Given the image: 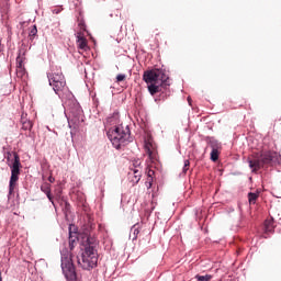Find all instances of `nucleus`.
<instances>
[{
    "label": "nucleus",
    "mask_w": 281,
    "mask_h": 281,
    "mask_svg": "<svg viewBox=\"0 0 281 281\" xmlns=\"http://www.w3.org/2000/svg\"><path fill=\"white\" fill-rule=\"evenodd\" d=\"M76 38L78 48L82 49L83 52H87V49H89V45H87V37L82 36V33H77Z\"/></svg>",
    "instance_id": "nucleus-11"
},
{
    "label": "nucleus",
    "mask_w": 281,
    "mask_h": 281,
    "mask_svg": "<svg viewBox=\"0 0 281 281\" xmlns=\"http://www.w3.org/2000/svg\"><path fill=\"white\" fill-rule=\"evenodd\" d=\"M61 270L67 281H78L76 268L71 262V255L68 250H61Z\"/></svg>",
    "instance_id": "nucleus-3"
},
{
    "label": "nucleus",
    "mask_w": 281,
    "mask_h": 281,
    "mask_svg": "<svg viewBox=\"0 0 281 281\" xmlns=\"http://www.w3.org/2000/svg\"><path fill=\"white\" fill-rule=\"evenodd\" d=\"M52 12H53V14H60L63 12V8L57 7V8L53 9Z\"/></svg>",
    "instance_id": "nucleus-28"
},
{
    "label": "nucleus",
    "mask_w": 281,
    "mask_h": 281,
    "mask_svg": "<svg viewBox=\"0 0 281 281\" xmlns=\"http://www.w3.org/2000/svg\"><path fill=\"white\" fill-rule=\"evenodd\" d=\"M48 181H49V183H54L56 181V179L50 176V177H48Z\"/></svg>",
    "instance_id": "nucleus-31"
},
{
    "label": "nucleus",
    "mask_w": 281,
    "mask_h": 281,
    "mask_svg": "<svg viewBox=\"0 0 281 281\" xmlns=\"http://www.w3.org/2000/svg\"><path fill=\"white\" fill-rule=\"evenodd\" d=\"M259 159L261 160L262 166L271 164V161H273V154H271V151H263Z\"/></svg>",
    "instance_id": "nucleus-13"
},
{
    "label": "nucleus",
    "mask_w": 281,
    "mask_h": 281,
    "mask_svg": "<svg viewBox=\"0 0 281 281\" xmlns=\"http://www.w3.org/2000/svg\"><path fill=\"white\" fill-rule=\"evenodd\" d=\"M137 236H139V227H137V225H134L131 228L130 238H132V240H137Z\"/></svg>",
    "instance_id": "nucleus-17"
},
{
    "label": "nucleus",
    "mask_w": 281,
    "mask_h": 281,
    "mask_svg": "<svg viewBox=\"0 0 281 281\" xmlns=\"http://www.w3.org/2000/svg\"><path fill=\"white\" fill-rule=\"evenodd\" d=\"M106 135L112 146L116 148V150H120L122 146H126V144L131 142V130L128 126L125 128L122 126L111 127Z\"/></svg>",
    "instance_id": "nucleus-2"
},
{
    "label": "nucleus",
    "mask_w": 281,
    "mask_h": 281,
    "mask_svg": "<svg viewBox=\"0 0 281 281\" xmlns=\"http://www.w3.org/2000/svg\"><path fill=\"white\" fill-rule=\"evenodd\" d=\"M83 122L82 120V109L77 106L75 110L70 111V117L68 119V126L70 128H76L80 126V123Z\"/></svg>",
    "instance_id": "nucleus-7"
},
{
    "label": "nucleus",
    "mask_w": 281,
    "mask_h": 281,
    "mask_svg": "<svg viewBox=\"0 0 281 281\" xmlns=\"http://www.w3.org/2000/svg\"><path fill=\"white\" fill-rule=\"evenodd\" d=\"M60 194H61V191L57 192V193H56V196H60Z\"/></svg>",
    "instance_id": "nucleus-34"
},
{
    "label": "nucleus",
    "mask_w": 281,
    "mask_h": 281,
    "mask_svg": "<svg viewBox=\"0 0 281 281\" xmlns=\"http://www.w3.org/2000/svg\"><path fill=\"white\" fill-rule=\"evenodd\" d=\"M145 154L148 156L149 161H157V153L153 150V145L150 143L145 144Z\"/></svg>",
    "instance_id": "nucleus-10"
},
{
    "label": "nucleus",
    "mask_w": 281,
    "mask_h": 281,
    "mask_svg": "<svg viewBox=\"0 0 281 281\" xmlns=\"http://www.w3.org/2000/svg\"><path fill=\"white\" fill-rule=\"evenodd\" d=\"M108 124H117L120 122V114L119 113H114L112 116H109L106 120Z\"/></svg>",
    "instance_id": "nucleus-20"
},
{
    "label": "nucleus",
    "mask_w": 281,
    "mask_h": 281,
    "mask_svg": "<svg viewBox=\"0 0 281 281\" xmlns=\"http://www.w3.org/2000/svg\"><path fill=\"white\" fill-rule=\"evenodd\" d=\"M257 200H258V193H254V192L248 193V201L250 205H256Z\"/></svg>",
    "instance_id": "nucleus-21"
},
{
    "label": "nucleus",
    "mask_w": 281,
    "mask_h": 281,
    "mask_svg": "<svg viewBox=\"0 0 281 281\" xmlns=\"http://www.w3.org/2000/svg\"><path fill=\"white\" fill-rule=\"evenodd\" d=\"M22 115H23V120H27V119H25L27 116V114L22 113Z\"/></svg>",
    "instance_id": "nucleus-33"
},
{
    "label": "nucleus",
    "mask_w": 281,
    "mask_h": 281,
    "mask_svg": "<svg viewBox=\"0 0 281 281\" xmlns=\"http://www.w3.org/2000/svg\"><path fill=\"white\" fill-rule=\"evenodd\" d=\"M188 102H189V104H190V98H188Z\"/></svg>",
    "instance_id": "nucleus-36"
},
{
    "label": "nucleus",
    "mask_w": 281,
    "mask_h": 281,
    "mask_svg": "<svg viewBox=\"0 0 281 281\" xmlns=\"http://www.w3.org/2000/svg\"><path fill=\"white\" fill-rule=\"evenodd\" d=\"M0 52H3V46H1V40H0Z\"/></svg>",
    "instance_id": "nucleus-32"
},
{
    "label": "nucleus",
    "mask_w": 281,
    "mask_h": 281,
    "mask_svg": "<svg viewBox=\"0 0 281 281\" xmlns=\"http://www.w3.org/2000/svg\"><path fill=\"white\" fill-rule=\"evenodd\" d=\"M211 161H218V149L216 147L212 148Z\"/></svg>",
    "instance_id": "nucleus-22"
},
{
    "label": "nucleus",
    "mask_w": 281,
    "mask_h": 281,
    "mask_svg": "<svg viewBox=\"0 0 281 281\" xmlns=\"http://www.w3.org/2000/svg\"><path fill=\"white\" fill-rule=\"evenodd\" d=\"M126 80V75L120 74L116 76V82H124Z\"/></svg>",
    "instance_id": "nucleus-27"
},
{
    "label": "nucleus",
    "mask_w": 281,
    "mask_h": 281,
    "mask_svg": "<svg viewBox=\"0 0 281 281\" xmlns=\"http://www.w3.org/2000/svg\"><path fill=\"white\" fill-rule=\"evenodd\" d=\"M26 74H27V70H25V67L16 68L18 78H25Z\"/></svg>",
    "instance_id": "nucleus-23"
},
{
    "label": "nucleus",
    "mask_w": 281,
    "mask_h": 281,
    "mask_svg": "<svg viewBox=\"0 0 281 281\" xmlns=\"http://www.w3.org/2000/svg\"><path fill=\"white\" fill-rule=\"evenodd\" d=\"M25 67V52L19 50V55L16 57V68Z\"/></svg>",
    "instance_id": "nucleus-15"
},
{
    "label": "nucleus",
    "mask_w": 281,
    "mask_h": 281,
    "mask_svg": "<svg viewBox=\"0 0 281 281\" xmlns=\"http://www.w3.org/2000/svg\"><path fill=\"white\" fill-rule=\"evenodd\" d=\"M78 244V232H76V226H69V248L72 250Z\"/></svg>",
    "instance_id": "nucleus-8"
},
{
    "label": "nucleus",
    "mask_w": 281,
    "mask_h": 281,
    "mask_svg": "<svg viewBox=\"0 0 281 281\" xmlns=\"http://www.w3.org/2000/svg\"><path fill=\"white\" fill-rule=\"evenodd\" d=\"M143 80L146 85L159 83L161 86H168V76L162 70H146L143 74Z\"/></svg>",
    "instance_id": "nucleus-4"
},
{
    "label": "nucleus",
    "mask_w": 281,
    "mask_h": 281,
    "mask_svg": "<svg viewBox=\"0 0 281 281\" xmlns=\"http://www.w3.org/2000/svg\"><path fill=\"white\" fill-rule=\"evenodd\" d=\"M161 87H168V86H161V81L158 83H148L147 89L150 95H155L156 93H159L161 91Z\"/></svg>",
    "instance_id": "nucleus-12"
},
{
    "label": "nucleus",
    "mask_w": 281,
    "mask_h": 281,
    "mask_svg": "<svg viewBox=\"0 0 281 281\" xmlns=\"http://www.w3.org/2000/svg\"><path fill=\"white\" fill-rule=\"evenodd\" d=\"M36 34H38V30L36 29V25H33L30 30L29 36H36Z\"/></svg>",
    "instance_id": "nucleus-26"
},
{
    "label": "nucleus",
    "mask_w": 281,
    "mask_h": 281,
    "mask_svg": "<svg viewBox=\"0 0 281 281\" xmlns=\"http://www.w3.org/2000/svg\"><path fill=\"white\" fill-rule=\"evenodd\" d=\"M19 175H21V158L19 154H14V160L11 166V177L9 181V194H14V189L19 182Z\"/></svg>",
    "instance_id": "nucleus-6"
},
{
    "label": "nucleus",
    "mask_w": 281,
    "mask_h": 281,
    "mask_svg": "<svg viewBox=\"0 0 281 281\" xmlns=\"http://www.w3.org/2000/svg\"><path fill=\"white\" fill-rule=\"evenodd\" d=\"M132 175H133L132 182L139 183V180L142 179V170L133 169Z\"/></svg>",
    "instance_id": "nucleus-16"
},
{
    "label": "nucleus",
    "mask_w": 281,
    "mask_h": 281,
    "mask_svg": "<svg viewBox=\"0 0 281 281\" xmlns=\"http://www.w3.org/2000/svg\"><path fill=\"white\" fill-rule=\"evenodd\" d=\"M195 280H198V281H210V280H212V276L211 274H205V276L196 274Z\"/></svg>",
    "instance_id": "nucleus-24"
},
{
    "label": "nucleus",
    "mask_w": 281,
    "mask_h": 281,
    "mask_svg": "<svg viewBox=\"0 0 281 281\" xmlns=\"http://www.w3.org/2000/svg\"><path fill=\"white\" fill-rule=\"evenodd\" d=\"M248 165L249 168L252 169V172H258V170L262 168V161L260 160V158L255 160L248 159Z\"/></svg>",
    "instance_id": "nucleus-14"
},
{
    "label": "nucleus",
    "mask_w": 281,
    "mask_h": 281,
    "mask_svg": "<svg viewBox=\"0 0 281 281\" xmlns=\"http://www.w3.org/2000/svg\"><path fill=\"white\" fill-rule=\"evenodd\" d=\"M146 188H147V190H150L153 188V179H147Z\"/></svg>",
    "instance_id": "nucleus-29"
},
{
    "label": "nucleus",
    "mask_w": 281,
    "mask_h": 281,
    "mask_svg": "<svg viewBox=\"0 0 281 281\" xmlns=\"http://www.w3.org/2000/svg\"><path fill=\"white\" fill-rule=\"evenodd\" d=\"M41 190L46 194L48 201L56 207V203H54V196L52 195V184L44 183L41 186Z\"/></svg>",
    "instance_id": "nucleus-9"
},
{
    "label": "nucleus",
    "mask_w": 281,
    "mask_h": 281,
    "mask_svg": "<svg viewBox=\"0 0 281 281\" xmlns=\"http://www.w3.org/2000/svg\"><path fill=\"white\" fill-rule=\"evenodd\" d=\"M0 281H3V278L1 277V272H0Z\"/></svg>",
    "instance_id": "nucleus-35"
},
{
    "label": "nucleus",
    "mask_w": 281,
    "mask_h": 281,
    "mask_svg": "<svg viewBox=\"0 0 281 281\" xmlns=\"http://www.w3.org/2000/svg\"><path fill=\"white\" fill-rule=\"evenodd\" d=\"M188 170H190V160H184V165L182 168V175H186L188 172Z\"/></svg>",
    "instance_id": "nucleus-25"
},
{
    "label": "nucleus",
    "mask_w": 281,
    "mask_h": 281,
    "mask_svg": "<svg viewBox=\"0 0 281 281\" xmlns=\"http://www.w3.org/2000/svg\"><path fill=\"white\" fill-rule=\"evenodd\" d=\"M265 232L266 234H271V232H273V220H266Z\"/></svg>",
    "instance_id": "nucleus-19"
},
{
    "label": "nucleus",
    "mask_w": 281,
    "mask_h": 281,
    "mask_svg": "<svg viewBox=\"0 0 281 281\" xmlns=\"http://www.w3.org/2000/svg\"><path fill=\"white\" fill-rule=\"evenodd\" d=\"M155 176V171L153 169H149L148 172H147V179H153V177Z\"/></svg>",
    "instance_id": "nucleus-30"
},
{
    "label": "nucleus",
    "mask_w": 281,
    "mask_h": 281,
    "mask_svg": "<svg viewBox=\"0 0 281 281\" xmlns=\"http://www.w3.org/2000/svg\"><path fill=\"white\" fill-rule=\"evenodd\" d=\"M21 124L23 131H32V121L23 120V115H21Z\"/></svg>",
    "instance_id": "nucleus-18"
},
{
    "label": "nucleus",
    "mask_w": 281,
    "mask_h": 281,
    "mask_svg": "<svg viewBox=\"0 0 281 281\" xmlns=\"http://www.w3.org/2000/svg\"><path fill=\"white\" fill-rule=\"evenodd\" d=\"M49 86L53 87V91H55L56 95H60L61 92L65 91L67 87V81L65 80V76L63 72H52L47 75Z\"/></svg>",
    "instance_id": "nucleus-5"
},
{
    "label": "nucleus",
    "mask_w": 281,
    "mask_h": 281,
    "mask_svg": "<svg viewBox=\"0 0 281 281\" xmlns=\"http://www.w3.org/2000/svg\"><path fill=\"white\" fill-rule=\"evenodd\" d=\"M85 250L81 258H78V265L86 271H91L98 266V250H95V238L88 236L83 244Z\"/></svg>",
    "instance_id": "nucleus-1"
}]
</instances>
